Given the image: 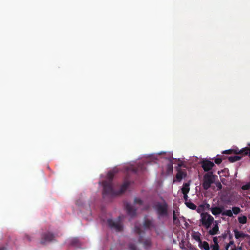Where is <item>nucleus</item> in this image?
<instances>
[{"instance_id": "obj_1", "label": "nucleus", "mask_w": 250, "mask_h": 250, "mask_svg": "<svg viewBox=\"0 0 250 250\" xmlns=\"http://www.w3.org/2000/svg\"><path fill=\"white\" fill-rule=\"evenodd\" d=\"M159 219L167 218L168 216V205L166 201L157 202L153 206Z\"/></svg>"}, {"instance_id": "obj_2", "label": "nucleus", "mask_w": 250, "mask_h": 250, "mask_svg": "<svg viewBox=\"0 0 250 250\" xmlns=\"http://www.w3.org/2000/svg\"><path fill=\"white\" fill-rule=\"evenodd\" d=\"M134 231L139 236L138 241L140 243H142L143 246L145 249H148L151 248L152 246V242L151 239L147 238L144 241L143 237L145 232L137 226H135L134 227Z\"/></svg>"}, {"instance_id": "obj_3", "label": "nucleus", "mask_w": 250, "mask_h": 250, "mask_svg": "<svg viewBox=\"0 0 250 250\" xmlns=\"http://www.w3.org/2000/svg\"><path fill=\"white\" fill-rule=\"evenodd\" d=\"M122 221V217L119 216L116 220H114L112 219H107V223L110 229H114L117 232H120L123 229Z\"/></svg>"}, {"instance_id": "obj_4", "label": "nucleus", "mask_w": 250, "mask_h": 250, "mask_svg": "<svg viewBox=\"0 0 250 250\" xmlns=\"http://www.w3.org/2000/svg\"><path fill=\"white\" fill-rule=\"evenodd\" d=\"M200 216V221L202 225L207 229H209L214 221V218L208 212H203Z\"/></svg>"}, {"instance_id": "obj_5", "label": "nucleus", "mask_w": 250, "mask_h": 250, "mask_svg": "<svg viewBox=\"0 0 250 250\" xmlns=\"http://www.w3.org/2000/svg\"><path fill=\"white\" fill-rule=\"evenodd\" d=\"M103 196L106 195L111 196H116V191H115L113 188V184L111 182H107V181H104L103 182Z\"/></svg>"}, {"instance_id": "obj_6", "label": "nucleus", "mask_w": 250, "mask_h": 250, "mask_svg": "<svg viewBox=\"0 0 250 250\" xmlns=\"http://www.w3.org/2000/svg\"><path fill=\"white\" fill-rule=\"evenodd\" d=\"M250 146V145H249ZM223 153L226 154H231L232 153L235 154H241L244 156L248 155L250 157V147H246L243 148L241 150L238 149H230L225 150Z\"/></svg>"}, {"instance_id": "obj_7", "label": "nucleus", "mask_w": 250, "mask_h": 250, "mask_svg": "<svg viewBox=\"0 0 250 250\" xmlns=\"http://www.w3.org/2000/svg\"><path fill=\"white\" fill-rule=\"evenodd\" d=\"M214 176L212 172L207 173L204 176L203 187L206 190L208 189L214 183Z\"/></svg>"}, {"instance_id": "obj_8", "label": "nucleus", "mask_w": 250, "mask_h": 250, "mask_svg": "<svg viewBox=\"0 0 250 250\" xmlns=\"http://www.w3.org/2000/svg\"><path fill=\"white\" fill-rule=\"evenodd\" d=\"M177 173L175 175V178L173 179V182H180L183 178H185L187 175V171L186 170H182L180 168H177Z\"/></svg>"}, {"instance_id": "obj_9", "label": "nucleus", "mask_w": 250, "mask_h": 250, "mask_svg": "<svg viewBox=\"0 0 250 250\" xmlns=\"http://www.w3.org/2000/svg\"><path fill=\"white\" fill-rule=\"evenodd\" d=\"M54 235L50 232L44 233L42 235L41 243L45 244L47 242H50L54 240Z\"/></svg>"}, {"instance_id": "obj_10", "label": "nucleus", "mask_w": 250, "mask_h": 250, "mask_svg": "<svg viewBox=\"0 0 250 250\" xmlns=\"http://www.w3.org/2000/svg\"><path fill=\"white\" fill-rule=\"evenodd\" d=\"M214 164L208 160H204L201 162V166L205 171H209L214 166Z\"/></svg>"}, {"instance_id": "obj_11", "label": "nucleus", "mask_w": 250, "mask_h": 250, "mask_svg": "<svg viewBox=\"0 0 250 250\" xmlns=\"http://www.w3.org/2000/svg\"><path fill=\"white\" fill-rule=\"evenodd\" d=\"M125 208L128 215L131 217L136 215V209L130 204L126 203L125 205Z\"/></svg>"}, {"instance_id": "obj_12", "label": "nucleus", "mask_w": 250, "mask_h": 250, "mask_svg": "<svg viewBox=\"0 0 250 250\" xmlns=\"http://www.w3.org/2000/svg\"><path fill=\"white\" fill-rule=\"evenodd\" d=\"M223 207H215L211 208L210 210L213 215L216 216L220 214H222L223 212Z\"/></svg>"}, {"instance_id": "obj_13", "label": "nucleus", "mask_w": 250, "mask_h": 250, "mask_svg": "<svg viewBox=\"0 0 250 250\" xmlns=\"http://www.w3.org/2000/svg\"><path fill=\"white\" fill-rule=\"evenodd\" d=\"M129 185L128 182H125L121 187L119 191H116V195H120L123 193L127 188Z\"/></svg>"}, {"instance_id": "obj_14", "label": "nucleus", "mask_w": 250, "mask_h": 250, "mask_svg": "<svg viewBox=\"0 0 250 250\" xmlns=\"http://www.w3.org/2000/svg\"><path fill=\"white\" fill-rule=\"evenodd\" d=\"M215 224L214 225L213 228L210 229L208 231L209 234L210 235H214L219 233V227L216 221L215 222Z\"/></svg>"}, {"instance_id": "obj_15", "label": "nucleus", "mask_w": 250, "mask_h": 250, "mask_svg": "<svg viewBox=\"0 0 250 250\" xmlns=\"http://www.w3.org/2000/svg\"><path fill=\"white\" fill-rule=\"evenodd\" d=\"M143 225L145 229H150L153 226V221L146 218L145 219Z\"/></svg>"}, {"instance_id": "obj_16", "label": "nucleus", "mask_w": 250, "mask_h": 250, "mask_svg": "<svg viewBox=\"0 0 250 250\" xmlns=\"http://www.w3.org/2000/svg\"><path fill=\"white\" fill-rule=\"evenodd\" d=\"M189 183H185L183 184V187L181 188L182 193H188L189 191Z\"/></svg>"}, {"instance_id": "obj_17", "label": "nucleus", "mask_w": 250, "mask_h": 250, "mask_svg": "<svg viewBox=\"0 0 250 250\" xmlns=\"http://www.w3.org/2000/svg\"><path fill=\"white\" fill-rule=\"evenodd\" d=\"M235 237L236 239H239L240 238H245L247 236V234H245L242 232L239 231L237 229L234 230Z\"/></svg>"}, {"instance_id": "obj_18", "label": "nucleus", "mask_w": 250, "mask_h": 250, "mask_svg": "<svg viewBox=\"0 0 250 250\" xmlns=\"http://www.w3.org/2000/svg\"><path fill=\"white\" fill-rule=\"evenodd\" d=\"M199 247L201 249L205 250H209L210 247L208 243L206 241H202L201 243L198 244Z\"/></svg>"}, {"instance_id": "obj_19", "label": "nucleus", "mask_w": 250, "mask_h": 250, "mask_svg": "<svg viewBox=\"0 0 250 250\" xmlns=\"http://www.w3.org/2000/svg\"><path fill=\"white\" fill-rule=\"evenodd\" d=\"M242 157L238 156V155H235L233 156H230L229 157V160L230 162L233 163L236 161H237L238 160H240L241 159Z\"/></svg>"}, {"instance_id": "obj_20", "label": "nucleus", "mask_w": 250, "mask_h": 250, "mask_svg": "<svg viewBox=\"0 0 250 250\" xmlns=\"http://www.w3.org/2000/svg\"><path fill=\"white\" fill-rule=\"evenodd\" d=\"M238 220L240 224H245L247 223L248 219L246 216L243 215L242 216L238 217Z\"/></svg>"}, {"instance_id": "obj_21", "label": "nucleus", "mask_w": 250, "mask_h": 250, "mask_svg": "<svg viewBox=\"0 0 250 250\" xmlns=\"http://www.w3.org/2000/svg\"><path fill=\"white\" fill-rule=\"evenodd\" d=\"M173 224L177 226H179L180 224L179 219L176 217L174 211H173Z\"/></svg>"}, {"instance_id": "obj_22", "label": "nucleus", "mask_w": 250, "mask_h": 250, "mask_svg": "<svg viewBox=\"0 0 250 250\" xmlns=\"http://www.w3.org/2000/svg\"><path fill=\"white\" fill-rule=\"evenodd\" d=\"M115 173L113 171H109L107 173V178L108 179L107 182H111L112 183V180L114 178Z\"/></svg>"}, {"instance_id": "obj_23", "label": "nucleus", "mask_w": 250, "mask_h": 250, "mask_svg": "<svg viewBox=\"0 0 250 250\" xmlns=\"http://www.w3.org/2000/svg\"><path fill=\"white\" fill-rule=\"evenodd\" d=\"M70 245L74 247H78L79 245V241L76 238H73L71 240Z\"/></svg>"}, {"instance_id": "obj_24", "label": "nucleus", "mask_w": 250, "mask_h": 250, "mask_svg": "<svg viewBox=\"0 0 250 250\" xmlns=\"http://www.w3.org/2000/svg\"><path fill=\"white\" fill-rule=\"evenodd\" d=\"M222 215H224V216H227L230 217H232L233 216L232 211L230 209L225 210L222 212Z\"/></svg>"}, {"instance_id": "obj_25", "label": "nucleus", "mask_w": 250, "mask_h": 250, "mask_svg": "<svg viewBox=\"0 0 250 250\" xmlns=\"http://www.w3.org/2000/svg\"><path fill=\"white\" fill-rule=\"evenodd\" d=\"M185 204L188 208L191 209H195L196 208V206L191 202H186Z\"/></svg>"}, {"instance_id": "obj_26", "label": "nucleus", "mask_w": 250, "mask_h": 250, "mask_svg": "<svg viewBox=\"0 0 250 250\" xmlns=\"http://www.w3.org/2000/svg\"><path fill=\"white\" fill-rule=\"evenodd\" d=\"M167 173H171L173 170V165L172 163V160L170 159V163L167 165Z\"/></svg>"}, {"instance_id": "obj_27", "label": "nucleus", "mask_w": 250, "mask_h": 250, "mask_svg": "<svg viewBox=\"0 0 250 250\" xmlns=\"http://www.w3.org/2000/svg\"><path fill=\"white\" fill-rule=\"evenodd\" d=\"M232 213H233L234 214L237 215L239 214L242 211V210L239 207H233L232 208Z\"/></svg>"}, {"instance_id": "obj_28", "label": "nucleus", "mask_w": 250, "mask_h": 250, "mask_svg": "<svg viewBox=\"0 0 250 250\" xmlns=\"http://www.w3.org/2000/svg\"><path fill=\"white\" fill-rule=\"evenodd\" d=\"M200 233H198L197 234H196V235H193V238L196 241H197L199 244V243H202V240L200 238Z\"/></svg>"}, {"instance_id": "obj_29", "label": "nucleus", "mask_w": 250, "mask_h": 250, "mask_svg": "<svg viewBox=\"0 0 250 250\" xmlns=\"http://www.w3.org/2000/svg\"><path fill=\"white\" fill-rule=\"evenodd\" d=\"M241 188H242V189H243L244 190L250 189V182L247 183L246 185L242 186L241 187Z\"/></svg>"}, {"instance_id": "obj_30", "label": "nucleus", "mask_w": 250, "mask_h": 250, "mask_svg": "<svg viewBox=\"0 0 250 250\" xmlns=\"http://www.w3.org/2000/svg\"><path fill=\"white\" fill-rule=\"evenodd\" d=\"M134 203L136 204L142 205L143 204V201L140 198H135L134 200Z\"/></svg>"}, {"instance_id": "obj_31", "label": "nucleus", "mask_w": 250, "mask_h": 250, "mask_svg": "<svg viewBox=\"0 0 250 250\" xmlns=\"http://www.w3.org/2000/svg\"><path fill=\"white\" fill-rule=\"evenodd\" d=\"M129 250H136V246L135 244H129Z\"/></svg>"}, {"instance_id": "obj_32", "label": "nucleus", "mask_w": 250, "mask_h": 250, "mask_svg": "<svg viewBox=\"0 0 250 250\" xmlns=\"http://www.w3.org/2000/svg\"><path fill=\"white\" fill-rule=\"evenodd\" d=\"M210 247L212 249V250H219V245H212L210 246Z\"/></svg>"}, {"instance_id": "obj_33", "label": "nucleus", "mask_w": 250, "mask_h": 250, "mask_svg": "<svg viewBox=\"0 0 250 250\" xmlns=\"http://www.w3.org/2000/svg\"><path fill=\"white\" fill-rule=\"evenodd\" d=\"M222 161V160L220 158H217L215 159V160H214V162L217 165L221 164Z\"/></svg>"}, {"instance_id": "obj_34", "label": "nucleus", "mask_w": 250, "mask_h": 250, "mask_svg": "<svg viewBox=\"0 0 250 250\" xmlns=\"http://www.w3.org/2000/svg\"><path fill=\"white\" fill-rule=\"evenodd\" d=\"M233 245H234V241L232 240L230 241L229 243L228 244H227L226 247V250H228V249H229V248L230 246Z\"/></svg>"}, {"instance_id": "obj_35", "label": "nucleus", "mask_w": 250, "mask_h": 250, "mask_svg": "<svg viewBox=\"0 0 250 250\" xmlns=\"http://www.w3.org/2000/svg\"><path fill=\"white\" fill-rule=\"evenodd\" d=\"M213 241L214 242V245H219L218 242V238L217 237H214L213 238Z\"/></svg>"}, {"instance_id": "obj_36", "label": "nucleus", "mask_w": 250, "mask_h": 250, "mask_svg": "<svg viewBox=\"0 0 250 250\" xmlns=\"http://www.w3.org/2000/svg\"><path fill=\"white\" fill-rule=\"evenodd\" d=\"M183 194L184 195L183 197L185 201V203H186V202H188V193H183Z\"/></svg>"}, {"instance_id": "obj_37", "label": "nucleus", "mask_w": 250, "mask_h": 250, "mask_svg": "<svg viewBox=\"0 0 250 250\" xmlns=\"http://www.w3.org/2000/svg\"><path fill=\"white\" fill-rule=\"evenodd\" d=\"M227 236V234L225 233L222 234L221 237L223 239H225L226 238Z\"/></svg>"}, {"instance_id": "obj_38", "label": "nucleus", "mask_w": 250, "mask_h": 250, "mask_svg": "<svg viewBox=\"0 0 250 250\" xmlns=\"http://www.w3.org/2000/svg\"><path fill=\"white\" fill-rule=\"evenodd\" d=\"M0 250H7V248L5 246H0Z\"/></svg>"}, {"instance_id": "obj_39", "label": "nucleus", "mask_w": 250, "mask_h": 250, "mask_svg": "<svg viewBox=\"0 0 250 250\" xmlns=\"http://www.w3.org/2000/svg\"><path fill=\"white\" fill-rule=\"evenodd\" d=\"M139 168H140L141 170H143V169L144 168V166L143 164H141L140 166H139Z\"/></svg>"}, {"instance_id": "obj_40", "label": "nucleus", "mask_w": 250, "mask_h": 250, "mask_svg": "<svg viewBox=\"0 0 250 250\" xmlns=\"http://www.w3.org/2000/svg\"><path fill=\"white\" fill-rule=\"evenodd\" d=\"M207 208L210 210V205L208 204H206Z\"/></svg>"}, {"instance_id": "obj_41", "label": "nucleus", "mask_w": 250, "mask_h": 250, "mask_svg": "<svg viewBox=\"0 0 250 250\" xmlns=\"http://www.w3.org/2000/svg\"><path fill=\"white\" fill-rule=\"evenodd\" d=\"M26 237L29 241L31 240L30 237L28 235H26Z\"/></svg>"}, {"instance_id": "obj_42", "label": "nucleus", "mask_w": 250, "mask_h": 250, "mask_svg": "<svg viewBox=\"0 0 250 250\" xmlns=\"http://www.w3.org/2000/svg\"><path fill=\"white\" fill-rule=\"evenodd\" d=\"M218 187L219 188H221V187H222V185H221L220 183L219 184V185L218 186Z\"/></svg>"}, {"instance_id": "obj_43", "label": "nucleus", "mask_w": 250, "mask_h": 250, "mask_svg": "<svg viewBox=\"0 0 250 250\" xmlns=\"http://www.w3.org/2000/svg\"><path fill=\"white\" fill-rule=\"evenodd\" d=\"M232 235H229V238L230 239H232Z\"/></svg>"}, {"instance_id": "obj_44", "label": "nucleus", "mask_w": 250, "mask_h": 250, "mask_svg": "<svg viewBox=\"0 0 250 250\" xmlns=\"http://www.w3.org/2000/svg\"><path fill=\"white\" fill-rule=\"evenodd\" d=\"M181 218H182V219H183V220H184L185 222H186V220H185V217H181Z\"/></svg>"}, {"instance_id": "obj_45", "label": "nucleus", "mask_w": 250, "mask_h": 250, "mask_svg": "<svg viewBox=\"0 0 250 250\" xmlns=\"http://www.w3.org/2000/svg\"><path fill=\"white\" fill-rule=\"evenodd\" d=\"M133 170H134V172H137V169H134Z\"/></svg>"}, {"instance_id": "obj_46", "label": "nucleus", "mask_w": 250, "mask_h": 250, "mask_svg": "<svg viewBox=\"0 0 250 250\" xmlns=\"http://www.w3.org/2000/svg\"><path fill=\"white\" fill-rule=\"evenodd\" d=\"M228 250H229V249H228ZM232 250H236V248H234V249H233Z\"/></svg>"}, {"instance_id": "obj_47", "label": "nucleus", "mask_w": 250, "mask_h": 250, "mask_svg": "<svg viewBox=\"0 0 250 250\" xmlns=\"http://www.w3.org/2000/svg\"><path fill=\"white\" fill-rule=\"evenodd\" d=\"M149 207H147V208H145V209H147Z\"/></svg>"}, {"instance_id": "obj_48", "label": "nucleus", "mask_w": 250, "mask_h": 250, "mask_svg": "<svg viewBox=\"0 0 250 250\" xmlns=\"http://www.w3.org/2000/svg\"><path fill=\"white\" fill-rule=\"evenodd\" d=\"M197 212H199V213L200 212V210H199V209H198L197 210Z\"/></svg>"}, {"instance_id": "obj_49", "label": "nucleus", "mask_w": 250, "mask_h": 250, "mask_svg": "<svg viewBox=\"0 0 250 250\" xmlns=\"http://www.w3.org/2000/svg\"><path fill=\"white\" fill-rule=\"evenodd\" d=\"M186 224V225H188V223H187V222H186V224Z\"/></svg>"}, {"instance_id": "obj_50", "label": "nucleus", "mask_w": 250, "mask_h": 250, "mask_svg": "<svg viewBox=\"0 0 250 250\" xmlns=\"http://www.w3.org/2000/svg\"><path fill=\"white\" fill-rule=\"evenodd\" d=\"M249 199H250V197H249Z\"/></svg>"}]
</instances>
